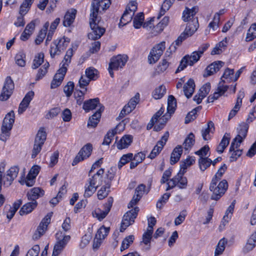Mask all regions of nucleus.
<instances>
[{
  "mask_svg": "<svg viewBox=\"0 0 256 256\" xmlns=\"http://www.w3.org/2000/svg\"><path fill=\"white\" fill-rule=\"evenodd\" d=\"M198 12V8L197 7H193L192 8H186L184 10L182 20L184 22H188V23L184 31L174 41L176 46H180L187 38L192 36L198 28L199 26L198 18L194 17Z\"/></svg>",
  "mask_w": 256,
  "mask_h": 256,
  "instance_id": "1",
  "label": "nucleus"
},
{
  "mask_svg": "<svg viewBox=\"0 0 256 256\" xmlns=\"http://www.w3.org/2000/svg\"><path fill=\"white\" fill-rule=\"evenodd\" d=\"M218 181L212 180L210 186V190L212 192L210 198L218 200L225 194L228 188V183L226 180H223L217 184Z\"/></svg>",
  "mask_w": 256,
  "mask_h": 256,
  "instance_id": "2",
  "label": "nucleus"
},
{
  "mask_svg": "<svg viewBox=\"0 0 256 256\" xmlns=\"http://www.w3.org/2000/svg\"><path fill=\"white\" fill-rule=\"evenodd\" d=\"M14 120L15 114L14 110H11L6 115L1 128L2 134L0 140H6L7 138L10 136V131L12 128Z\"/></svg>",
  "mask_w": 256,
  "mask_h": 256,
  "instance_id": "3",
  "label": "nucleus"
},
{
  "mask_svg": "<svg viewBox=\"0 0 256 256\" xmlns=\"http://www.w3.org/2000/svg\"><path fill=\"white\" fill-rule=\"evenodd\" d=\"M70 42V39L65 36L54 40L50 45V53L51 58L60 55L66 49Z\"/></svg>",
  "mask_w": 256,
  "mask_h": 256,
  "instance_id": "4",
  "label": "nucleus"
},
{
  "mask_svg": "<svg viewBox=\"0 0 256 256\" xmlns=\"http://www.w3.org/2000/svg\"><path fill=\"white\" fill-rule=\"evenodd\" d=\"M136 10L137 2L135 0H130L121 17L118 24L119 27L124 26L130 22Z\"/></svg>",
  "mask_w": 256,
  "mask_h": 256,
  "instance_id": "5",
  "label": "nucleus"
},
{
  "mask_svg": "<svg viewBox=\"0 0 256 256\" xmlns=\"http://www.w3.org/2000/svg\"><path fill=\"white\" fill-rule=\"evenodd\" d=\"M56 238L58 241L54 246L52 256L60 254L70 239V236L64 235L62 232H56Z\"/></svg>",
  "mask_w": 256,
  "mask_h": 256,
  "instance_id": "6",
  "label": "nucleus"
},
{
  "mask_svg": "<svg viewBox=\"0 0 256 256\" xmlns=\"http://www.w3.org/2000/svg\"><path fill=\"white\" fill-rule=\"evenodd\" d=\"M100 22V20L99 18H90V25L92 31L88 34L89 39L94 40L99 39L105 32V28L99 25Z\"/></svg>",
  "mask_w": 256,
  "mask_h": 256,
  "instance_id": "7",
  "label": "nucleus"
},
{
  "mask_svg": "<svg viewBox=\"0 0 256 256\" xmlns=\"http://www.w3.org/2000/svg\"><path fill=\"white\" fill-rule=\"evenodd\" d=\"M139 208L135 207L134 209L127 212L124 216L121 224L120 231L123 232L127 227L132 225L134 222V220L138 216Z\"/></svg>",
  "mask_w": 256,
  "mask_h": 256,
  "instance_id": "8",
  "label": "nucleus"
},
{
  "mask_svg": "<svg viewBox=\"0 0 256 256\" xmlns=\"http://www.w3.org/2000/svg\"><path fill=\"white\" fill-rule=\"evenodd\" d=\"M165 44L164 42H162L151 50L148 56V62L150 64H155L160 59L165 50Z\"/></svg>",
  "mask_w": 256,
  "mask_h": 256,
  "instance_id": "9",
  "label": "nucleus"
},
{
  "mask_svg": "<svg viewBox=\"0 0 256 256\" xmlns=\"http://www.w3.org/2000/svg\"><path fill=\"white\" fill-rule=\"evenodd\" d=\"M248 128V125L245 123H242L239 125V127L238 128V134L234 139L231 144L230 146V150H234L235 142H236V148H238L240 146V143L242 142L246 136Z\"/></svg>",
  "mask_w": 256,
  "mask_h": 256,
  "instance_id": "10",
  "label": "nucleus"
},
{
  "mask_svg": "<svg viewBox=\"0 0 256 256\" xmlns=\"http://www.w3.org/2000/svg\"><path fill=\"white\" fill-rule=\"evenodd\" d=\"M14 88L13 80L10 76H8L4 83L2 93L0 95V100H6L11 96Z\"/></svg>",
  "mask_w": 256,
  "mask_h": 256,
  "instance_id": "11",
  "label": "nucleus"
},
{
  "mask_svg": "<svg viewBox=\"0 0 256 256\" xmlns=\"http://www.w3.org/2000/svg\"><path fill=\"white\" fill-rule=\"evenodd\" d=\"M19 172V168L17 166L11 167L6 174L3 175L2 172V184L4 186L8 187L12 183L14 180L17 177Z\"/></svg>",
  "mask_w": 256,
  "mask_h": 256,
  "instance_id": "12",
  "label": "nucleus"
},
{
  "mask_svg": "<svg viewBox=\"0 0 256 256\" xmlns=\"http://www.w3.org/2000/svg\"><path fill=\"white\" fill-rule=\"evenodd\" d=\"M92 144H88L84 145L80 150L77 156L74 158L72 165L75 166L79 162L88 158L92 154Z\"/></svg>",
  "mask_w": 256,
  "mask_h": 256,
  "instance_id": "13",
  "label": "nucleus"
},
{
  "mask_svg": "<svg viewBox=\"0 0 256 256\" xmlns=\"http://www.w3.org/2000/svg\"><path fill=\"white\" fill-rule=\"evenodd\" d=\"M52 214H48L40 222L36 230L32 236V239L37 240L39 239L45 232L48 224L50 222Z\"/></svg>",
  "mask_w": 256,
  "mask_h": 256,
  "instance_id": "14",
  "label": "nucleus"
},
{
  "mask_svg": "<svg viewBox=\"0 0 256 256\" xmlns=\"http://www.w3.org/2000/svg\"><path fill=\"white\" fill-rule=\"evenodd\" d=\"M168 137L169 132L167 131L164 134L161 139L158 142L156 145L152 150L148 156L149 158L154 159L160 154L168 141Z\"/></svg>",
  "mask_w": 256,
  "mask_h": 256,
  "instance_id": "15",
  "label": "nucleus"
},
{
  "mask_svg": "<svg viewBox=\"0 0 256 256\" xmlns=\"http://www.w3.org/2000/svg\"><path fill=\"white\" fill-rule=\"evenodd\" d=\"M128 57L126 55L118 54L112 57L109 64L110 68L118 70L119 68H122L128 61Z\"/></svg>",
  "mask_w": 256,
  "mask_h": 256,
  "instance_id": "16",
  "label": "nucleus"
},
{
  "mask_svg": "<svg viewBox=\"0 0 256 256\" xmlns=\"http://www.w3.org/2000/svg\"><path fill=\"white\" fill-rule=\"evenodd\" d=\"M113 202V198L109 197L108 198L106 202L104 204V210H102L98 208L95 210L94 214H96V216L99 220H102L108 215L112 206Z\"/></svg>",
  "mask_w": 256,
  "mask_h": 256,
  "instance_id": "17",
  "label": "nucleus"
},
{
  "mask_svg": "<svg viewBox=\"0 0 256 256\" xmlns=\"http://www.w3.org/2000/svg\"><path fill=\"white\" fill-rule=\"evenodd\" d=\"M67 70V68H66L65 67H60L54 76L53 80L51 82V88H56L61 84L66 73Z\"/></svg>",
  "mask_w": 256,
  "mask_h": 256,
  "instance_id": "18",
  "label": "nucleus"
},
{
  "mask_svg": "<svg viewBox=\"0 0 256 256\" xmlns=\"http://www.w3.org/2000/svg\"><path fill=\"white\" fill-rule=\"evenodd\" d=\"M228 88L227 85H224L223 82H220L216 92L212 95H210L208 98V102H212L214 100L218 99L220 96L224 94Z\"/></svg>",
  "mask_w": 256,
  "mask_h": 256,
  "instance_id": "19",
  "label": "nucleus"
},
{
  "mask_svg": "<svg viewBox=\"0 0 256 256\" xmlns=\"http://www.w3.org/2000/svg\"><path fill=\"white\" fill-rule=\"evenodd\" d=\"M34 96V92L33 91H30L26 94L20 104L18 110V114H22L26 110L30 102L32 100Z\"/></svg>",
  "mask_w": 256,
  "mask_h": 256,
  "instance_id": "20",
  "label": "nucleus"
},
{
  "mask_svg": "<svg viewBox=\"0 0 256 256\" xmlns=\"http://www.w3.org/2000/svg\"><path fill=\"white\" fill-rule=\"evenodd\" d=\"M101 106H103L100 102V99L96 98L85 101L84 102L82 108L86 112H88L97 107L99 109Z\"/></svg>",
  "mask_w": 256,
  "mask_h": 256,
  "instance_id": "21",
  "label": "nucleus"
},
{
  "mask_svg": "<svg viewBox=\"0 0 256 256\" xmlns=\"http://www.w3.org/2000/svg\"><path fill=\"white\" fill-rule=\"evenodd\" d=\"M44 194V191L40 188L35 187L32 188L28 192L26 196L29 200L34 202L36 200L42 196Z\"/></svg>",
  "mask_w": 256,
  "mask_h": 256,
  "instance_id": "22",
  "label": "nucleus"
},
{
  "mask_svg": "<svg viewBox=\"0 0 256 256\" xmlns=\"http://www.w3.org/2000/svg\"><path fill=\"white\" fill-rule=\"evenodd\" d=\"M76 10L74 8L68 10L66 13L62 24L64 26L68 27L74 22L76 16Z\"/></svg>",
  "mask_w": 256,
  "mask_h": 256,
  "instance_id": "23",
  "label": "nucleus"
},
{
  "mask_svg": "<svg viewBox=\"0 0 256 256\" xmlns=\"http://www.w3.org/2000/svg\"><path fill=\"white\" fill-rule=\"evenodd\" d=\"M104 106H101L100 108L90 118L88 122V127L91 126L95 128L98 125L101 117L102 112L104 110Z\"/></svg>",
  "mask_w": 256,
  "mask_h": 256,
  "instance_id": "24",
  "label": "nucleus"
},
{
  "mask_svg": "<svg viewBox=\"0 0 256 256\" xmlns=\"http://www.w3.org/2000/svg\"><path fill=\"white\" fill-rule=\"evenodd\" d=\"M215 131L214 123L212 121H209L207 124V126L202 130V137L204 140H208L211 138V134H213Z\"/></svg>",
  "mask_w": 256,
  "mask_h": 256,
  "instance_id": "25",
  "label": "nucleus"
},
{
  "mask_svg": "<svg viewBox=\"0 0 256 256\" xmlns=\"http://www.w3.org/2000/svg\"><path fill=\"white\" fill-rule=\"evenodd\" d=\"M100 0H92L90 8V19H98V14L101 12Z\"/></svg>",
  "mask_w": 256,
  "mask_h": 256,
  "instance_id": "26",
  "label": "nucleus"
},
{
  "mask_svg": "<svg viewBox=\"0 0 256 256\" xmlns=\"http://www.w3.org/2000/svg\"><path fill=\"white\" fill-rule=\"evenodd\" d=\"M244 97V92L243 90H240L238 94L236 104L234 108L232 110H231L229 114L228 120H230V118H232L234 116H235L236 114L242 106V100Z\"/></svg>",
  "mask_w": 256,
  "mask_h": 256,
  "instance_id": "27",
  "label": "nucleus"
},
{
  "mask_svg": "<svg viewBox=\"0 0 256 256\" xmlns=\"http://www.w3.org/2000/svg\"><path fill=\"white\" fill-rule=\"evenodd\" d=\"M104 173V169L100 168L96 174L90 178L87 182L92 184V186H96L98 188L102 184V176Z\"/></svg>",
  "mask_w": 256,
  "mask_h": 256,
  "instance_id": "28",
  "label": "nucleus"
},
{
  "mask_svg": "<svg viewBox=\"0 0 256 256\" xmlns=\"http://www.w3.org/2000/svg\"><path fill=\"white\" fill-rule=\"evenodd\" d=\"M224 64V62L222 61H216L211 64L206 68V74H204V76H208L216 73Z\"/></svg>",
  "mask_w": 256,
  "mask_h": 256,
  "instance_id": "29",
  "label": "nucleus"
},
{
  "mask_svg": "<svg viewBox=\"0 0 256 256\" xmlns=\"http://www.w3.org/2000/svg\"><path fill=\"white\" fill-rule=\"evenodd\" d=\"M133 137L131 135H124L118 142L116 146L119 150L128 148L132 142Z\"/></svg>",
  "mask_w": 256,
  "mask_h": 256,
  "instance_id": "30",
  "label": "nucleus"
},
{
  "mask_svg": "<svg viewBox=\"0 0 256 256\" xmlns=\"http://www.w3.org/2000/svg\"><path fill=\"white\" fill-rule=\"evenodd\" d=\"M182 153V146H177L173 150L170 158V163L172 165L176 164L180 159Z\"/></svg>",
  "mask_w": 256,
  "mask_h": 256,
  "instance_id": "31",
  "label": "nucleus"
},
{
  "mask_svg": "<svg viewBox=\"0 0 256 256\" xmlns=\"http://www.w3.org/2000/svg\"><path fill=\"white\" fill-rule=\"evenodd\" d=\"M195 88L194 80L190 78L184 86V92L187 98H190L192 95Z\"/></svg>",
  "mask_w": 256,
  "mask_h": 256,
  "instance_id": "32",
  "label": "nucleus"
},
{
  "mask_svg": "<svg viewBox=\"0 0 256 256\" xmlns=\"http://www.w3.org/2000/svg\"><path fill=\"white\" fill-rule=\"evenodd\" d=\"M38 206L37 202H30L24 204L19 211L20 216L30 213Z\"/></svg>",
  "mask_w": 256,
  "mask_h": 256,
  "instance_id": "33",
  "label": "nucleus"
},
{
  "mask_svg": "<svg viewBox=\"0 0 256 256\" xmlns=\"http://www.w3.org/2000/svg\"><path fill=\"white\" fill-rule=\"evenodd\" d=\"M230 134L226 133L224 136L221 142L217 146L216 151L219 154H222L230 143Z\"/></svg>",
  "mask_w": 256,
  "mask_h": 256,
  "instance_id": "34",
  "label": "nucleus"
},
{
  "mask_svg": "<svg viewBox=\"0 0 256 256\" xmlns=\"http://www.w3.org/2000/svg\"><path fill=\"white\" fill-rule=\"evenodd\" d=\"M176 106V99L173 96H169L168 100L167 113L166 114H170V117L172 114L174 113Z\"/></svg>",
  "mask_w": 256,
  "mask_h": 256,
  "instance_id": "35",
  "label": "nucleus"
},
{
  "mask_svg": "<svg viewBox=\"0 0 256 256\" xmlns=\"http://www.w3.org/2000/svg\"><path fill=\"white\" fill-rule=\"evenodd\" d=\"M212 163V160L208 157L199 158L198 160V166L200 170L204 172L209 168Z\"/></svg>",
  "mask_w": 256,
  "mask_h": 256,
  "instance_id": "36",
  "label": "nucleus"
},
{
  "mask_svg": "<svg viewBox=\"0 0 256 256\" xmlns=\"http://www.w3.org/2000/svg\"><path fill=\"white\" fill-rule=\"evenodd\" d=\"M166 93V86L162 84L156 88L152 92V97L156 100H159L162 98Z\"/></svg>",
  "mask_w": 256,
  "mask_h": 256,
  "instance_id": "37",
  "label": "nucleus"
},
{
  "mask_svg": "<svg viewBox=\"0 0 256 256\" xmlns=\"http://www.w3.org/2000/svg\"><path fill=\"white\" fill-rule=\"evenodd\" d=\"M184 174L181 173L180 172L175 176L176 178H177L176 182L177 183V186L181 189L186 188L188 184L187 178L183 176Z\"/></svg>",
  "mask_w": 256,
  "mask_h": 256,
  "instance_id": "38",
  "label": "nucleus"
},
{
  "mask_svg": "<svg viewBox=\"0 0 256 256\" xmlns=\"http://www.w3.org/2000/svg\"><path fill=\"white\" fill-rule=\"evenodd\" d=\"M169 22V17L164 16L162 20L154 27V31L156 32L157 34L161 32L166 27Z\"/></svg>",
  "mask_w": 256,
  "mask_h": 256,
  "instance_id": "39",
  "label": "nucleus"
},
{
  "mask_svg": "<svg viewBox=\"0 0 256 256\" xmlns=\"http://www.w3.org/2000/svg\"><path fill=\"white\" fill-rule=\"evenodd\" d=\"M234 78V69H230L227 68L221 78L222 80V82H234L232 80Z\"/></svg>",
  "mask_w": 256,
  "mask_h": 256,
  "instance_id": "40",
  "label": "nucleus"
},
{
  "mask_svg": "<svg viewBox=\"0 0 256 256\" xmlns=\"http://www.w3.org/2000/svg\"><path fill=\"white\" fill-rule=\"evenodd\" d=\"M140 94L138 93H136L135 96L132 98L128 104L124 106L125 107H126L129 112H132L135 108L136 104L140 101Z\"/></svg>",
  "mask_w": 256,
  "mask_h": 256,
  "instance_id": "41",
  "label": "nucleus"
},
{
  "mask_svg": "<svg viewBox=\"0 0 256 256\" xmlns=\"http://www.w3.org/2000/svg\"><path fill=\"white\" fill-rule=\"evenodd\" d=\"M110 186V182H106L105 186H102L101 188L98 190V198L99 200H102L108 195Z\"/></svg>",
  "mask_w": 256,
  "mask_h": 256,
  "instance_id": "42",
  "label": "nucleus"
},
{
  "mask_svg": "<svg viewBox=\"0 0 256 256\" xmlns=\"http://www.w3.org/2000/svg\"><path fill=\"white\" fill-rule=\"evenodd\" d=\"M184 56L187 57L186 60H188V65L192 66L199 60L202 56L196 51H194L190 55L187 54Z\"/></svg>",
  "mask_w": 256,
  "mask_h": 256,
  "instance_id": "43",
  "label": "nucleus"
},
{
  "mask_svg": "<svg viewBox=\"0 0 256 256\" xmlns=\"http://www.w3.org/2000/svg\"><path fill=\"white\" fill-rule=\"evenodd\" d=\"M195 142L194 135L193 133L190 132L186 138L183 146L185 150H188L193 146Z\"/></svg>",
  "mask_w": 256,
  "mask_h": 256,
  "instance_id": "44",
  "label": "nucleus"
},
{
  "mask_svg": "<svg viewBox=\"0 0 256 256\" xmlns=\"http://www.w3.org/2000/svg\"><path fill=\"white\" fill-rule=\"evenodd\" d=\"M46 132L44 130V128H41L36 134L34 142L43 145L46 140Z\"/></svg>",
  "mask_w": 256,
  "mask_h": 256,
  "instance_id": "45",
  "label": "nucleus"
},
{
  "mask_svg": "<svg viewBox=\"0 0 256 256\" xmlns=\"http://www.w3.org/2000/svg\"><path fill=\"white\" fill-rule=\"evenodd\" d=\"M85 191L84 196L85 198H89L91 196L96 190L98 188L96 186H92V184L87 182L85 184Z\"/></svg>",
  "mask_w": 256,
  "mask_h": 256,
  "instance_id": "46",
  "label": "nucleus"
},
{
  "mask_svg": "<svg viewBox=\"0 0 256 256\" xmlns=\"http://www.w3.org/2000/svg\"><path fill=\"white\" fill-rule=\"evenodd\" d=\"M152 234L144 232L142 235V240L141 242L142 244H144L145 246L144 248V250H148L150 248V241L152 238Z\"/></svg>",
  "mask_w": 256,
  "mask_h": 256,
  "instance_id": "47",
  "label": "nucleus"
},
{
  "mask_svg": "<svg viewBox=\"0 0 256 256\" xmlns=\"http://www.w3.org/2000/svg\"><path fill=\"white\" fill-rule=\"evenodd\" d=\"M170 118V115L165 114L160 118V121L164 122L163 123H158V122L154 125V129L156 132H158L162 130L167 121Z\"/></svg>",
  "mask_w": 256,
  "mask_h": 256,
  "instance_id": "48",
  "label": "nucleus"
},
{
  "mask_svg": "<svg viewBox=\"0 0 256 256\" xmlns=\"http://www.w3.org/2000/svg\"><path fill=\"white\" fill-rule=\"evenodd\" d=\"M256 38V24H252L248 30L246 40L247 42L252 40Z\"/></svg>",
  "mask_w": 256,
  "mask_h": 256,
  "instance_id": "49",
  "label": "nucleus"
},
{
  "mask_svg": "<svg viewBox=\"0 0 256 256\" xmlns=\"http://www.w3.org/2000/svg\"><path fill=\"white\" fill-rule=\"evenodd\" d=\"M133 158V154L132 153H128L124 154L120 158L118 164V168L120 169L123 166L132 160Z\"/></svg>",
  "mask_w": 256,
  "mask_h": 256,
  "instance_id": "50",
  "label": "nucleus"
},
{
  "mask_svg": "<svg viewBox=\"0 0 256 256\" xmlns=\"http://www.w3.org/2000/svg\"><path fill=\"white\" fill-rule=\"evenodd\" d=\"M44 59V54L43 53H39L37 54L33 60L32 68L36 69L38 68L43 62Z\"/></svg>",
  "mask_w": 256,
  "mask_h": 256,
  "instance_id": "51",
  "label": "nucleus"
},
{
  "mask_svg": "<svg viewBox=\"0 0 256 256\" xmlns=\"http://www.w3.org/2000/svg\"><path fill=\"white\" fill-rule=\"evenodd\" d=\"M117 133V129L114 128L112 130H109L106 136H104V142L102 143L103 145H107L108 146L114 136V135Z\"/></svg>",
  "mask_w": 256,
  "mask_h": 256,
  "instance_id": "52",
  "label": "nucleus"
},
{
  "mask_svg": "<svg viewBox=\"0 0 256 256\" xmlns=\"http://www.w3.org/2000/svg\"><path fill=\"white\" fill-rule=\"evenodd\" d=\"M134 238V237L133 235H130L126 237L122 242L120 250L123 251L127 249L130 246V245L133 242Z\"/></svg>",
  "mask_w": 256,
  "mask_h": 256,
  "instance_id": "53",
  "label": "nucleus"
},
{
  "mask_svg": "<svg viewBox=\"0 0 256 256\" xmlns=\"http://www.w3.org/2000/svg\"><path fill=\"white\" fill-rule=\"evenodd\" d=\"M85 74L90 80H94L98 78V71L94 68H88L86 70Z\"/></svg>",
  "mask_w": 256,
  "mask_h": 256,
  "instance_id": "54",
  "label": "nucleus"
},
{
  "mask_svg": "<svg viewBox=\"0 0 256 256\" xmlns=\"http://www.w3.org/2000/svg\"><path fill=\"white\" fill-rule=\"evenodd\" d=\"M49 66V64L48 62H46L39 69L36 76V80H38L44 76L47 72L48 68Z\"/></svg>",
  "mask_w": 256,
  "mask_h": 256,
  "instance_id": "55",
  "label": "nucleus"
},
{
  "mask_svg": "<svg viewBox=\"0 0 256 256\" xmlns=\"http://www.w3.org/2000/svg\"><path fill=\"white\" fill-rule=\"evenodd\" d=\"M26 55L23 52H19L15 56L16 63L20 66L24 67L26 65L24 58Z\"/></svg>",
  "mask_w": 256,
  "mask_h": 256,
  "instance_id": "56",
  "label": "nucleus"
},
{
  "mask_svg": "<svg viewBox=\"0 0 256 256\" xmlns=\"http://www.w3.org/2000/svg\"><path fill=\"white\" fill-rule=\"evenodd\" d=\"M236 143L235 142V145L234 146V150H230V152H232V155L230 157V161L234 162L236 161L238 158H239L242 153V150L240 149H238V148H236Z\"/></svg>",
  "mask_w": 256,
  "mask_h": 256,
  "instance_id": "57",
  "label": "nucleus"
},
{
  "mask_svg": "<svg viewBox=\"0 0 256 256\" xmlns=\"http://www.w3.org/2000/svg\"><path fill=\"white\" fill-rule=\"evenodd\" d=\"M169 65L170 63L167 60L166 58H164L159 63L158 65L157 66L156 70L158 73L164 72L168 68Z\"/></svg>",
  "mask_w": 256,
  "mask_h": 256,
  "instance_id": "58",
  "label": "nucleus"
},
{
  "mask_svg": "<svg viewBox=\"0 0 256 256\" xmlns=\"http://www.w3.org/2000/svg\"><path fill=\"white\" fill-rule=\"evenodd\" d=\"M110 231L109 228H106L104 226H101L97 231L96 236L104 240L108 236Z\"/></svg>",
  "mask_w": 256,
  "mask_h": 256,
  "instance_id": "59",
  "label": "nucleus"
},
{
  "mask_svg": "<svg viewBox=\"0 0 256 256\" xmlns=\"http://www.w3.org/2000/svg\"><path fill=\"white\" fill-rule=\"evenodd\" d=\"M227 169V166L226 164H223L218 170V172L214 175V176L212 178V180H215L219 181Z\"/></svg>",
  "mask_w": 256,
  "mask_h": 256,
  "instance_id": "60",
  "label": "nucleus"
},
{
  "mask_svg": "<svg viewBox=\"0 0 256 256\" xmlns=\"http://www.w3.org/2000/svg\"><path fill=\"white\" fill-rule=\"evenodd\" d=\"M74 84L72 82L70 81L64 87V91L67 97H70L74 91Z\"/></svg>",
  "mask_w": 256,
  "mask_h": 256,
  "instance_id": "61",
  "label": "nucleus"
},
{
  "mask_svg": "<svg viewBox=\"0 0 256 256\" xmlns=\"http://www.w3.org/2000/svg\"><path fill=\"white\" fill-rule=\"evenodd\" d=\"M170 196V193L166 192L164 194L157 202L156 207L161 208L163 206V205L168 200Z\"/></svg>",
  "mask_w": 256,
  "mask_h": 256,
  "instance_id": "62",
  "label": "nucleus"
},
{
  "mask_svg": "<svg viewBox=\"0 0 256 256\" xmlns=\"http://www.w3.org/2000/svg\"><path fill=\"white\" fill-rule=\"evenodd\" d=\"M116 170V167H112L109 170H108L106 174L107 180L105 181L106 184V182H110L111 184L112 181L113 180L115 176Z\"/></svg>",
  "mask_w": 256,
  "mask_h": 256,
  "instance_id": "63",
  "label": "nucleus"
},
{
  "mask_svg": "<svg viewBox=\"0 0 256 256\" xmlns=\"http://www.w3.org/2000/svg\"><path fill=\"white\" fill-rule=\"evenodd\" d=\"M101 44L99 41L92 42L90 46L89 52L91 54L98 52L100 48Z\"/></svg>",
  "mask_w": 256,
  "mask_h": 256,
  "instance_id": "64",
  "label": "nucleus"
}]
</instances>
